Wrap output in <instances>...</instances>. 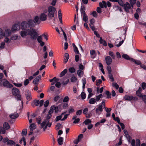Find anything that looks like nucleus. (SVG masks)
<instances>
[{"instance_id": "f257e3e1", "label": "nucleus", "mask_w": 146, "mask_h": 146, "mask_svg": "<svg viewBox=\"0 0 146 146\" xmlns=\"http://www.w3.org/2000/svg\"><path fill=\"white\" fill-rule=\"evenodd\" d=\"M21 27L22 29L23 30L20 32V35L23 38L29 35L31 36V39L36 40L38 34L35 29L31 27L22 29L21 26Z\"/></svg>"}, {"instance_id": "f03ea898", "label": "nucleus", "mask_w": 146, "mask_h": 146, "mask_svg": "<svg viewBox=\"0 0 146 146\" xmlns=\"http://www.w3.org/2000/svg\"><path fill=\"white\" fill-rule=\"evenodd\" d=\"M39 17L36 16L34 18V20L32 19H29L27 21H22L21 23L22 29H24L25 28H29V27H31L33 28L35 27L36 24H39Z\"/></svg>"}, {"instance_id": "7ed1b4c3", "label": "nucleus", "mask_w": 146, "mask_h": 146, "mask_svg": "<svg viewBox=\"0 0 146 146\" xmlns=\"http://www.w3.org/2000/svg\"><path fill=\"white\" fill-rule=\"evenodd\" d=\"M12 93L15 96V98L18 100H21V98L20 94V92L17 88H15L12 89Z\"/></svg>"}, {"instance_id": "20e7f679", "label": "nucleus", "mask_w": 146, "mask_h": 146, "mask_svg": "<svg viewBox=\"0 0 146 146\" xmlns=\"http://www.w3.org/2000/svg\"><path fill=\"white\" fill-rule=\"evenodd\" d=\"M56 10L55 8L52 6H50L48 8V15L49 18L52 19L54 17V13Z\"/></svg>"}, {"instance_id": "39448f33", "label": "nucleus", "mask_w": 146, "mask_h": 146, "mask_svg": "<svg viewBox=\"0 0 146 146\" xmlns=\"http://www.w3.org/2000/svg\"><path fill=\"white\" fill-rule=\"evenodd\" d=\"M1 84H2L4 87L7 88H11L13 87V85L10 84L9 82L6 79H4L1 81Z\"/></svg>"}, {"instance_id": "423d86ee", "label": "nucleus", "mask_w": 146, "mask_h": 146, "mask_svg": "<svg viewBox=\"0 0 146 146\" xmlns=\"http://www.w3.org/2000/svg\"><path fill=\"white\" fill-rule=\"evenodd\" d=\"M20 27L21 28L19 23H18L17 24H15L13 25L12 27V31H15L19 30Z\"/></svg>"}, {"instance_id": "0eeeda50", "label": "nucleus", "mask_w": 146, "mask_h": 146, "mask_svg": "<svg viewBox=\"0 0 146 146\" xmlns=\"http://www.w3.org/2000/svg\"><path fill=\"white\" fill-rule=\"evenodd\" d=\"M123 7H124L125 11L127 12H129V9L131 8L130 5L128 2H126Z\"/></svg>"}, {"instance_id": "6e6552de", "label": "nucleus", "mask_w": 146, "mask_h": 146, "mask_svg": "<svg viewBox=\"0 0 146 146\" xmlns=\"http://www.w3.org/2000/svg\"><path fill=\"white\" fill-rule=\"evenodd\" d=\"M25 96L27 99L28 101H30L32 99L31 92L29 90H26V91Z\"/></svg>"}, {"instance_id": "1a4fd4ad", "label": "nucleus", "mask_w": 146, "mask_h": 146, "mask_svg": "<svg viewBox=\"0 0 146 146\" xmlns=\"http://www.w3.org/2000/svg\"><path fill=\"white\" fill-rule=\"evenodd\" d=\"M102 106H101V105L99 104L98 105V108H97L96 110V112L97 114L98 115H100V113L99 111H100L101 112H102L103 111V108L102 107Z\"/></svg>"}, {"instance_id": "9d476101", "label": "nucleus", "mask_w": 146, "mask_h": 146, "mask_svg": "<svg viewBox=\"0 0 146 146\" xmlns=\"http://www.w3.org/2000/svg\"><path fill=\"white\" fill-rule=\"evenodd\" d=\"M106 63L108 65H110L111 64L112 62V59L110 56H107L105 58Z\"/></svg>"}, {"instance_id": "9b49d317", "label": "nucleus", "mask_w": 146, "mask_h": 146, "mask_svg": "<svg viewBox=\"0 0 146 146\" xmlns=\"http://www.w3.org/2000/svg\"><path fill=\"white\" fill-rule=\"evenodd\" d=\"M40 19L42 21H45L47 19V15L44 13H42L40 16Z\"/></svg>"}, {"instance_id": "f8f14e48", "label": "nucleus", "mask_w": 146, "mask_h": 146, "mask_svg": "<svg viewBox=\"0 0 146 146\" xmlns=\"http://www.w3.org/2000/svg\"><path fill=\"white\" fill-rule=\"evenodd\" d=\"M83 13L81 14V16H83V20L85 22H88V17L87 15L86 14L85 12H83Z\"/></svg>"}, {"instance_id": "ddd939ff", "label": "nucleus", "mask_w": 146, "mask_h": 146, "mask_svg": "<svg viewBox=\"0 0 146 146\" xmlns=\"http://www.w3.org/2000/svg\"><path fill=\"white\" fill-rule=\"evenodd\" d=\"M41 78V75H39L34 80L33 82L34 83L35 86L37 85V82L39 81V80Z\"/></svg>"}, {"instance_id": "4468645a", "label": "nucleus", "mask_w": 146, "mask_h": 146, "mask_svg": "<svg viewBox=\"0 0 146 146\" xmlns=\"http://www.w3.org/2000/svg\"><path fill=\"white\" fill-rule=\"evenodd\" d=\"M59 79L58 78H57L56 77H54L52 79H51L49 80V81L50 82H52L51 84L52 85H54L55 83L58 81Z\"/></svg>"}, {"instance_id": "2eb2a0df", "label": "nucleus", "mask_w": 146, "mask_h": 146, "mask_svg": "<svg viewBox=\"0 0 146 146\" xmlns=\"http://www.w3.org/2000/svg\"><path fill=\"white\" fill-rule=\"evenodd\" d=\"M18 116L19 115L17 112H15L9 115L10 118L12 119H15L18 117Z\"/></svg>"}, {"instance_id": "dca6fc26", "label": "nucleus", "mask_w": 146, "mask_h": 146, "mask_svg": "<svg viewBox=\"0 0 146 146\" xmlns=\"http://www.w3.org/2000/svg\"><path fill=\"white\" fill-rule=\"evenodd\" d=\"M125 100L126 101H131L132 100V96H130L129 95H126L124 97Z\"/></svg>"}, {"instance_id": "f3484780", "label": "nucleus", "mask_w": 146, "mask_h": 146, "mask_svg": "<svg viewBox=\"0 0 146 146\" xmlns=\"http://www.w3.org/2000/svg\"><path fill=\"white\" fill-rule=\"evenodd\" d=\"M64 62L66 63L68 61L69 58V55L68 53H66L64 54Z\"/></svg>"}, {"instance_id": "a211bd4d", "label": "nucleus", "mask_w": 146, "mask_h": 146, "mask_svg": "<svg viewBox=\"0 0 146 146\" xmlns=\"http://www.w3.org/2000/svg\"><path fill=\"white\" fill-rule=\"evenodd\" d=\"M11 33V31L10 30L7 29L5 31L4 33V36H10Z\"/></svg>"}, {"instance_id": "6ab92c4d", "label": "nucleus", "mask_w": 146, "mask_h": 146, "mask_svg": "<svg viewBox=\"0 0 146 146\" xmlns=\"http://www.w3.org/2000/svg\"><path fill=\"white\" fill-rule=\"evenodd\" d=\"M68 103H64L60 104L59 105V106L60 107H62L63 109H66L68 107Z\"/></svg>"}, {"instance_id": "aec40b11", "label": "nucleus", "mask_w": 146, "mask_h": 146, "mask_svg": "<svg viewBox=\"0 0 146 146\" xmlns=\"http://www.w3.org/2000/svg\"><path fill=\"white\" fill-rule=\"evenodd\" d=\"M3 126L5 129L7 130L9 129L10 125L7 122H5L3 125Z\"/></svg>"}, {"instance_id": "412c9836", "label": "nucleus", "mask_w": 146, "mask_h": 146, "mask_svg": "<svg viewBox=\"0 0 146 146\" xmlns=\"http://www.w3.org/2000/svg\"><path fill=\"white\" fill-rule=\"evenodd\" d=\"M122 57L123 58L126 60H131V59L133 58H130L127 54H123L122 56Z\"/></svg>"}, {"instance_id": "4be33fe9", "label": "nucleus", "mask_w": 146, "mask_h": 146, "mask_svg": "<svg viewBox=\"0 0 146 146\" xmlns=\"http://www.w3.org/2000/svg\"><path fill=\"white\" fill-rule=\"evenodd\" d=\"M60 107L59 106V105L58 106H53L51 107V108L55 111V113H57L58 111V108Z\"/></svg>"}, {"instance_id": "5701e85b", "label": "nucleus", "mask_w": 146, "mask_h": 146, "mask_svg": "<svg viewBox=\"0 0 146 146\" xmlns=\"http://www.w3.org/2000/svg\"><path fill=\"white\" fill-rule=\"evenodd\" d=\"M15 143L13 140H9L7 142V145L10 146H12L15 145Z\"/></svg>"}, {"instance_id": "b1692460", "label": "nucleus", "mask_w": 146, "mask_h": 146, "mask_svg": "<svg viewBox=\"0 0 146 146\" xmlns=\"http://www.w3.org/2000/svg\"><path fill=\"white\" fill-rule=\"evenodd\" d=\"M99 42L101 44H102L105 46H106L107 44L105 40H103L102 37H100Z\"/></svg>"}, {"instance_id": "393cba45", "label": "nucleus", "mask_w": 146, "mask_h": 146, "mask_svg": "<svg viewBox=\"0 0 146 146\" xmlns=\"http://www.w3.org/2000/svg\"><path fill=\"white\" fill-rule=\"evenodd\" d=\"M131 61L134 62V63L138 65H140L141 64V62L140 61L135 60L133 58L131 59Z\"/></svg>"}, {"instance_id": "a878e982", "label": "nucleus", "mask_w": 146, "mask_h": 146, "mask_svg": "<svg viewBox=\"0 0 146 146\" xmlns=\"http://www.w3.org/2000/svg\"><path fill=\"white\" fill-rule=\"evenodd\" d=\"M94 110H93L89 111L88 114L86 115V118H89L92 116V113H93L94 112Z\"/></svg>"}, {"instance_id": "bb28decb", "label": "nucleus", "mask_w": 146, "mask_h": 146, "mask_svg": "<svg viewBox=\"0 0 146 146\" xmlns=\"http://www.w3.org/2000/svg\"><path fill=\"white\" fill-rule=\"evenodd\" d=\"M57 141L59 145H62L63 143V138L62 137H60L58 139Z\"/></svg>"}, {"instance_id": "cd10ccee", "label": "nucleus", "mask_w": 146, "mask_h": 146, "mask_svg": "<svg viewBox=\"0 0 146 146\" xmlns=\"http://www.w3.org/2000/svg\"><path fill=\"white\" fill-rule=\"evenodd\" d=\"M67 69H65L62 71L60 74V76L62 77L67 72Z\"/></svg>"}, {"instance_id": "c85d7f7f", "label": "nucleus", "mask_w": 146, "mask_h": 146, "mask_svg": "<svg viewBox=\"0 0 146 146\" xmlns=\"http://www.w3.org/2000/svg\"><path fill=\"white\" fill-rule=\"evenodd\" d=\"M77 74L80 77H81L82 75L84 74L83 72L81 70H78L77 71Z\"/></svg>"}, {"instance_id": "c756f323", "label": "nucleus", "mask_w": 146, "mask_h": 146, "mask_svg": "<svg viewBox=\"0 0 146 146\" xmlns=\"http://www.w3.org/2000/svg\"><path fill=\"white\" fill-rule=\"evenodd\" d=\"M29 128L31 130L33 131L36 128V125L34 123L31 124Z\"/></svg>"}, {"instance_id": "7c9ffc66", "label": "nucleus", "mask_w": 146, "mask_h": 146, "mask_svg": "<svg viewBox=\"0 0 146 146\" xmlns=\"http://www.w3.org/2000/svg\"><path fill=\"white\" fill-rule=\"evenodd\" d=\"M80 96L82 99L84 100L86 98V93L84 92H82Z\"/></svg>"}, {"instance_id": "2f4dec72", "label": "nucleus", "mask_w": 146, "mask_h": 146, "mask_svg": "<svg viewBox=\"0 0 146 146\" xmlns=\"http://www.w3.org/2000/svg\"><path fill=\"white\" fill-rule=\"evenodd\" d=\"M96 102V101L95 99L94 98H92L90 100L89 103L90 104H94Z\"/></svg>"}, {"instance_id": "473e14b6", "label": "nucleus", "mask_w": 146, "mask_h": 146, "mask_svg": "<svg viewBox=\"0 0 146 146\" xmlns=\"http://www.w3.org/2000/svg\"><path fill=\"white\" fill-rule=\"evenodd\" d=\"M136 144L135 146H141V143L140 140L138 139H137L136 140Z\"/></svg>"}, {"instance_id": "72a5a7b5", "label": "nucleus", "mask_w": 146, "mask_h": 146, "mask_svg": "<svg viewBox=\"0 0 146 146\" xmlns=\"http://www.w3.org/2000/svg\"><path fill=\"white\" fill-rule=\"evenodd\" d=\"M91 122L92 121L90 119H88L85 120V121H84L83 123L86 125H87L88 124L91 123Z\"/></svg>"}, {"instance_id": "f704fd0d", "label": "nucleus", "mask_w": 146, "mask_h": 146, "mask_svg": "<svg viewBox=\"0 0 146 146\" xmlns=\"http://www.w3.org/2000/svg\"><path fill=\"white\" fill-rule=\"evenodd\" d=\"M104 89V88L103 87H101L100 89L98 87H97V92H100V93H102Z\"/></svg>"}, {"instance_id": "c9c22d12", "label": "nucleus", "mask_w": 146, "mask_h": 146, "mask_svg": "<svg viewBox=\"0 0 146 146\" xmlns=\"http://www.w3.org/2000/svg\"><path fill=\"white\" fill-rule=\"evenodd\" d=\"M68 70L70 73H73L75 72V69L74 67H70L69 68Z\"/></svg>"}, {"instance_id": "e433bc0d", "label": "nucleus", "mask_w": 146, "mask_h": 146, "mask_svg": "<svg viewBox=\"0 0 146 146\" xmlns=\"http://www.w3.org/2000/svg\"><path fill=\"white\" fill-rule=\"evenodd\" d=\"M62 117V115H60L57 116L55 119V121H58L59 120H60L61 121Z\"/></svg>"}, {"instance_id": "4c0bfd02", "label": "nucleus", "mask_w": 146, "mask_h": 146, "mask_svg": "<svg viewBox=\"0 0 146 146\" xmlns=\"http://www.w3.org/2000/svg\"><path fill=\"white\" fill-rule=\"evenodd\" d=\"M61 10L60 9L58 11V17L59 20L62 19V14L61 13Z\"/></svg>"}, {"instance_id": "58836bf2", "label": "nucleus", "mask_w": 146, "mask_h": 146, "mask_svg": "<svg viewBox=\"0 0 146 146\" xmlns=\"http://www.w3.org/2000/svg\"><path fill=\"white\" fill-rule=\"evenodd\" d=\"M108 74L109 78L112 82H113L114 81V79L111 73H110V74Z\"/></svg>"}, {"instance_id": "ea45409f", "label": "nucleus", "mask_w": 146, "mask_h": 146, "mask_svg": "<svg viewBox=\"0 0 146 146\" xmlns=\"http://www.w3.org/2000/svg\"><path fill=\"white\" fill-rule=\"evenodd\" d=\"M116 2H117L120 6L122 7L124 5L123 2L122 0H116Z\"/></svg>"}, {"instance_id": "a19ab883", "label": "nucleus", "mask_w": 146, "mask_h": 146, "mask_svg": "<svg viewBox=\"0 0 146 146\" xmlns=\"http://www.w3.org/2000/svg\"><path fill=\"white\" fill-rule=\"evenodd\" d=\"M86 8L84 6H82L80 9V12L81 14L83 13V12H85Z\"/></svg>"}, {"instance_id": "79ce46f5", "label": "nucleus", "mask_w": 146, "mask_h": 146, "mask_svg": "<svg viewBox=\"0 0 146 146\" xmlns=\"http://www.w3.org/2000/svg\"><path fill=\"white\" fill-rule=\"evenodd\" d=\"M18 37V36L17 35H12L11 36V40H16Z\"/></svg>"}, {"instance_id": "37998d69", "label": "nucleus", "mask_w": 146, "mask_h": 146, "mask_svg": "<svg viewBox=\"0 0 146 146\" xmlns=\"http://www.w3.org/2000/svg\"><path fill=\"white\" fill-rule=\"evenodd\" d=\"M36 120L38 124H40L41 122V119L40 116L36 118Z\"/></svg>"}, {"instance_id": "c03bdc74", "label": "nucleus", "mask_w": 146, "mask_h": 146, "mask_svg": "<svg viewBox=\"0 0 146 146\" xmlns=\"http://www.w3.org/2000/svg\"><path fill=\"white\" fill-rule=\"evenodd\" d=\"M106 94L107 95V98H111V94L109 91H106Z\"/></svg>"}, {"instance_id": "a18cd8bd", "label": "nucleus", "mask_w": 146, "mask_h": 146, "mask_svg": "<svg viewBox=\"0 0 146 146\" xmlns=\"http://www.w3.org/2000/svg\"><path fill=\"white\" fill-rule=\"evenodd\" d=\"M96 53L95 51L94 50H91L90 51V55L92 56L91 58H95V57H93L92 56L95 54Z\"/></svg>"}, {"instance_id": "49530a36", "label": "nucleus", "mask_w": 146, "mask_h": 146, "mask_svg": "<svg viewBox=\"0 0 146 146\" xmlns=\"http://www.w3.org/2000/svg\"><path fill=\"white\" fill-rule=\"evenodd\" d=\"M88 111V110L87 108H86L83 110V113L86 115H86L88 114L87 112Z\"/></svg>"}, {"instance_id": "de8ad7c7", "label": "nucleus", "mask_w": 146, "mask_h": 146, "mask_svg": "<svg viewBox=\"0 0 146 146\" xmlns=\"http://www.w3.org/2000/svg\"><path fill=\"white\" fill-rule=\"evenodd\" d=\"M69 100V98L68 96H65L64 98L63 102H68Z\"/></svg>"}, {"instance_id": "09e8293b", "label": "nucleus", "mask_w": 146, "mask_h": 146, "mask_svg": "<svg viewBox=\"0 0 146 146\" xmlns=\"http://www.w3.org/2000/svg\"><path fill=\"white\" fill-rule=\"evenodd\" d=\"M105 102L106 100H102V105H101V106H102V107L103 108H106L105 107Z\"/></svg>"}, {"instance_id": "8fccbe9b", "label": "nucleus", "mask_w": 146, "mask_h": 146, "mask_svg": "<svg viewBox=\"0 0 146 146\" xmlns=\"http://www.w3.org/2000/svg\"><path fill=\"white\" fill-rule=\"evenodd\" d=\"M82 112V110H78L76 113V115H81Z\"/></svg>"}, {"instance_id": "3c124183", "label": "nucleus", "mask_w": 146, "mask_h": 146, "mask_svg": "<svg viewBox=\"0 0 146 146\" xmlns=\"http://www.w3.org/2000/svg\"><path fill=\"white\" fill-rule=\"evenodd\" d=\"M36 38L37 39V41L38 43H40V42L42 41V38L41 36H37Z\"/></svg>"}, {"instance_id": "603ef678", "label": "nucleus", "mask_w": 146, "mask_h": 146, "mask_svg": "<svg viewBox=\"0 0 146 146\" xmlns=\"http://www.w3.org/2000/svg\"><path fill=\"white\" fill-rule=\"evenodd\" d=\"M77 80V78L75 76H73L71 78V81L72 82H75Z\"/></svg>"}, {"instance_id": "864d4df0", "label": "nucleus", "mask_w": 146, "mask_h": 146, "mask_svg": "<svg viewBox=\"0 0 146 146\" xmlns=\"http://www.w3.org/2000/svg\"><path fill=\"white\" fill-rule=\"evenodd\" d=\"M107 69L108 71V73L110 74V73L111 72V69L110 66L109 65L107 67Z\"/></svg>"}, {"instance_id": "5fc2aeb1", "label": "nucleus", "mask_w": 146, "mask_h": 146, "mask_svg": "<svg viewBox=\"0 0 146 146\" xmlns=\"http://www.w3.org/2000/svg\"><path fill=\"white\" fill-rule=\"evenodd\" d=\"M27 133V129H23L22 133V135H26Z\"/></svg>"}, {"instance_id": "6e6d98bb", "label": "nucleus", "mask_w": 146, "mask_h": 146, "mask_svg": "<svg viewBox=\"0 0 146 146\" xmlns=\"http://www.w3.org/2000/svg\"><path fill=\"white\" fill-rule=\"evenodd\" d=\"M74 111V109L72 108V107H70V108L69 109V114L72 113Z\"/></svg>"}, {"instance_id": "4d7b16f0", "label": "nucleus", "mask_w": 146, "mask_h": 146, "mask_svg": "<svg viewBox=\"0 0 146 146\" xmlns=\"http://www.w3.org/2000/svg\"><path fill=\"white\" fill-rule=\"evenodd\" d=\"M6 131L2 127H0V134L1 132L2 133L4 134L5 133Z\"/></svg>"}, {"instance_id": "13d9d810", "label": "nucleus", "mask_w": 146, "mask_h": 146, "mask_svg": "<svg viewBox=\"0 0 146 146\" xmlns=\"http://www.w3.org/2000/svg\"><path fill=\"white\" fill-rule=\"evenodd\" d=\"M74 50L76 54H79L80 53L78 48L77 47H76L75 48H74Z\"/></svg>"}, {"instance_id": "bf43d9fd", "label": "nucleus", "mask_w": 146, "mask_h": 146, "mask_svg": "<svg viewBox=\"0 0 146 146\" xmlns=\"http://www.w3.org/2000/svg\"><path fill=\"white\" fill-rule=\"evenodd\" d=\"M34 104L35 106H38L40 103V102L38 100H36L34 102Z\"/></svg>"}, {"instance_id": "052dcab7", "label": "nucleus", "mask_w": 146, "mask_h": 146, "mask_svg": "<svg viewBox=\"0 0 146 146\" xmlns=\"http://www.w3.org/2000/svg\"><path fill=\"white\" fill-rule=\"evenodd\" d=\"M141 92H138V93L137 92V91H136V95L138 97H142L143 96V95H142V94L141 93Z\"/></svg>"}, {"instance_id": "680f3d73", "label": "nucleus", "mask_w": 146, "mask_h": 146, "mask_svg": "<svg viewBox=\"0 0 146 146\" xmlns=\"http://www.w3.org/2000/svg\"><path fill=\"white\" fill-rule=\"evenodd\" d=\"M55 86L57 88H60L61 86L60 83L57 81L55 84Z\"/></svg>"}, {"instance_id": "e2e57ef3", "label": "nucleus", "mask_w": 146, "mask_h": 146, "mask_svg": "<svg viewBox=\"0 0 146 146\" xmlns=\"http://www.w3.org/2000/svg\"><path fill=\"white\" fill-rule=\"evenodd\" d=\"M49 101L48 100H46L44 102V107H47L48 106V105H49Z\"/></svg>"}, {"instance_id": "0e129e2a", "label": "nucleus", "mask_w": 146, "mask_h": 146, "mask_svg": "<svg viewBox=\"0 0 146 146\" xmlns=\"http://www.w3.org/2000/svg\"><path fill=\"white\" fill-rule=\"evenodd\" d=\"M10 41L11 40H9L7 36H6L4 39V42H5L9 43L10 42Z\"/></svg>"}, {"instance_id": "69168bd1", "label": "nucleus", "mask_w": 146, "mask_h": 146, "mask_svg": "<svg viewBox=\"0 0 146 146\" xmlns=\"http://www.w3.org/2000/svg\"><path fill=\"white\" fill-rule=\"evenodd\" d=\"M29 80L26 79L24 82V84L25 86H26L29 84Z\"/></svg>"}, {"instance_id": "338daca9", "label": "nucleus", "mask_w": 146, "mask_h": 146, "mask_svg": "<svg viewBox=\"0 0 146 146\" xmlns=\"http://www.w3.org/2000/svg\"><path fill=\"white\" fill-rule=\"evenodd\" d=\"M113 86L115 87L116 89H118L119 88V86L116 83H113Z\"/></svg>"}, {"instance_id": "774afa93", "label": "nucleus", "mask_w": 146, "mask_h": 146, "mask_svg": "<svg viewBox=\"0 0 146 146\" xmlns=\"http://www.w3.org/2000/svg\"><path fill=\"white\" fill-rule=\"evenodd\" d=\"M143 90H144L146 88V83L143 82L141 84Z\"/></svg>"}]
</instances>
